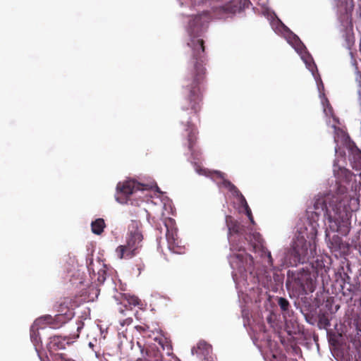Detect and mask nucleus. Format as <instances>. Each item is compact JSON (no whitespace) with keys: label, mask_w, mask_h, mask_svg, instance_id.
I'll list each match as a JSON object with an SVG mask.
<instances>
[{"label":"nucleus","mask_w":361,"mask_h":361,"mask_svg":"<svg viewBox=\"0 0 361 361\" xmlns=\"http://www.w3.org/2000/svg\"><path fill=\"white\" fill-rule=\"evenodd\" d=\"M208 12H203L192 18L188 32L191 37L188 45L191 48V57L188 62V73L184 80L185 99L182 104L183 111L190 110V114L196 115L201 109L202 94L200 85L206 75L204 68L206 57L204 40L197 39L209 23Z\"/></svg>","instance_id":"1"},{"label":"nucleus","mask_w":361,"mask_h":361,"mask_svg":"<svg viewBox=\"0 0 361 361\" xmlns=\"http://www.w3.org/2000/svg\"><path fill=\"white\" fill-rule=\"evenodd\" d=\"M143 240L142 224L139 220L132 219L128 226L126 245L118 246L116 252L120 259L131 258L142 246Z\"/></svg>","instance_id":"2"},{"label":"nucleus","mask_w":361,"mask_h":361,"mask_svg":"<svg viewBox=\"0 0 361 361\" xmlns=\"http://www.w3.org/2000/svg\"><path fill=\"white\" fill-rule=\"evenodd\" d=\"M313 212L317 216L321 213L324 214L325 219L328 221L329 229L334 232L340 230L341 214L339 209L336 205L329 203L327 204L324 197H318L314 199Z\"/></svg>","instance_id":"3"},{"label":"nucleus","mask_w":361,"mask_h":361,"mask_svg":"<svg viewBox=\"0 0 361 361\" xmlns=\"http://www.w3.org/2000/svg\"><path fill=\"white\" fill-rule=\"evenodd\" d=\"M231 250L241 251L244 250L246 243H248L254 252H257V248L263 249V239L262 235L257 232L247 233L244 232L241 237L235 235L228 238Z\"/></svg>","instance_id":"4"},{"label":"nucleus","mask_w":361,"mask_h":361,"mask_svg":"<svg viewBox=\"0 0 361 361\" xmlns=\"http://www.w3.org/2000/svg\"><path fill=\"white\" fill-rule=\"evenodd\" d=\"M311 247L312 245L307 243L303 236H298L293 244V255L295 258V262L303 264L314 258L315 250Z\"/></svg>","instance_id":"5"},{"label":"nucleus","mask_w":361,"mask_h":361,"mask_svg":"<svg viewBox=\"0 0 361 361\" xmlns=\"http://www.w3.org/2000/svg\"><path fill=\"white\" fill-rule=\"evenodd\" d=\"M64 304L65 302L60 304L59 309L58 310L59 313L55 315L54 317H52L51 315H44L39 318L36 322H44L52 329H59L71 320L74 315L73 310L69 309L67 306L65 309L63 308Z\"/></svg>","instance_id":"6"},{"label":"nucleus","mask_w":361,"mask_h":361,"mask_svg":"<svg viewBox=\"0 0 361 361\" xmlns=\"http://www.w3.org/2000/svg\"><path fill=\"white\" fill-rule=\"evenodd\" d=\"M185 130L188 132V148L191 154L190 161L194 164L196 171L200 174H202V171L203 170L198 164V161L200 160L201 152L199 149L195 148V145L197 140V130L190 121H188L187 128Z\"/></svg>","instance_id":"7"},{"label":"nucleus","mask_w":361,"mask_h":361,"mask_svg":"<svg viewBox=\"0 0 361 361\" xmlns=\"http://www.w3.org/2000/svg\"><path fill=\"white\" fill-rule=\"evenodd\" d=\"M139 190H141V185L135 180L119 182L116 185V200L121 204H126L130 196Z\"/></svg>","instance_id":"8"},{"label":"nucleus","mask_w":361,"mask_h":361,"mask_svg":"<svg viewBox=\"0 0 361 361\" xmlns=\"http://www.w3.org/2000/svg\"><path fill=\"white\" fill-rule=\"evenodd\" d=\"M166 227V238L169 249L176 254H183L185 252V246L182 245L181 240L179 239L177 234V228L174 227V223L172 219H169L165 223Z\"/></svg>","instance_id":"9"},{"label":"nucleus","mask_w":361,"mask_h":361,"mask_svg":"<svg viewBox=\"0 0 361 361\" xmlns=\"http://www.w3.org/2000/svg\"><path fill=\"white\" fill-rule=\"evenodd\" d=\"M82 328V324L78 326V333L76 334L63 337L61 336H54L51 337L47 346L48 350L51 353L66 348V345H71L75 341V339L79 338L80 331Z\"/></svg>","instance_id":"10"},{"label":"nucleus","mask_w":361,"mask_h":361,"mask_svg":"<svg viewBox=\"0 0 361 361\" xmlns=\"http://www.w3.org/2000/svg\"><path fill=\"white\" fill-rule=\"evenodd\" d=\"M294 280L303 290L313 292L314 290V286L313 280L311 277V274L309 271L304 269L297 272L294 274Z\"/></svg>","instance_id":"11"},{"label":"nucleus","mask_w":361,"mask_h":361,"mask_svg":"<svg viewBox=\"0 0 361 361\" xmlns=\"http://www.w3.org/2000/svg\"><path fill=\"white\" fill-rule=\"evenodd\" d=\"M294 280L303 290L313 292L314 290V286L313 280L311 277V274L309 271L304 269L297 272L294 274Z\"/></svg>","instance_id":"12"},{"label":"nucleus","mask_w":361,"mask_h":361,"mask_svg":"<svg viewBox=\"0 0 361 361\" xmlns=\"http://www.w3.org/2000/svg\"><path fill=\"white\" fill-rule=\"evenodd\" d=\"M137 344L141 352V357L137 358L139 361H166L156 346L149 345L142 348L139 343Z\"/></svg>","instance_id":"13"},{"label":"nucleus","mask_w":361,"mask_h":361,"mask_svg":"<svg viewBox=\"0 0 361 361\" xmlns=\"http://www.w3.org/2000/svg\"><path fill=\"white\" fill-rule=\"evenodd\" d=\"M226 224L228 230V238L237 235L241 237L244 235V232L247 231L245 226H242L232 216H226Z\"/></svg>","instance_id":"14"},{"label":"nucleus","mask_w":361,"mask_h":361,"mask_svg":"<svg viewBox=\"0 0 361 361\" xmlns=\"http://www.w3.org/2000/svg\"><path fill=\"white\" fill-rule=\"evenodd\" d=\"M343 294L350 296V298L360 290V283L358 281L351 282L350 277L346 274H345V277L343 278Z\"/></svg>","instance_id":"15"},{"label":"nucleus","mask_w":361,"mask_h":361,"mask_svg":"<svg viewBox=\"0 0 361 361\" xmlns=\"http://www.w3.org/2000/svg\"><path fill=\"white\" fill-rule=\"evenodd\" d=\"M239 263V267L242 268L245 271H250V273L254 270V259L252 255L247 253L235 254L233 255Z\"/></svg>","instance_id":"16"},{"label":"nucleus","mask_w":361,"mask_h":361,"mask_svg":"<svg viewBox=\"0 0 361 361\" xmlns=\"http://www.w3.org/2000/svg\"><path fill=\"white\" fill-rule=\"evenodd\" d=\"M214 173L216 178L221 179V185L227 188L234 197L238 199L243 195L235 185H233L230 180L225 178V173L218 171H214Z\"/></svg>","instance_id":"17"},{"label":"nucleus","mask_w":361,"mask_h":361,"mask_svg":"<svg viewBox=\"0 0 361 361\" xmlns=\"http://www.w3.org/2000/svg\"><path fill=\"white\" fill-rule=\"evenodd\" d=\"M212 350V345L207 343L204 341H200L196 347H194L192 349V354H196L197 355L206 357L208 356Z\"/></svg>","instance_id":"18"},{"label":"nucleus","mask_w":361,"mask_h":361,"mask_svg":"<svg viewBox=\"0 0 361 361\" xmlns=\"http://www.w3.org/2000/svg\"><path fill=\"white\" fill-rule=\"evenodd\" d=\"M105 227V222L103 219H97L95 221H92L91 224V228L92 233L97 235H100L103 231Z\"/></svg>","instance_id":"19"},{"label":"nucleus","mask_w":361,"mask_h":361,"mask_svg":"<svg viewBox=\"0 0 361 361\" xmlns=\"http://www.w3.org/2000/svg\"><path fill=\"white\" fill-rule=\"evenodd\" d=\"M159 344L164 350H166V355H171L173 354L171 341L166 338H160L159 339Z\"/></svg>","instance_id":"20"},{"label":"nucleus","mask_w":361,"mask_h":361,"mask_svg":"<svg viewBox=\"0 0 361 361\" xmlns=\"http://www.w3.org/2000/svg\"><path fill=\"white\" fill-rule=\"evenodd\" d=\"M278 305H279L281 311L283 313L286 315H290L289 314V307H290V303L288 300L284 298H278Z\"/></svg>","instance_id":"21"},{"label":"nucleus","mask_w":361,"mask_h":361,"mask_svg":"<svg viewBox=\"0 0 361 361\" xmlns=\"http://www.w3.org/2000/svg\"><path fill=\"white\" fill-rule=\"evenodd\" d=\"M30 339L33 343L35 348H37L38 345L41 343L39 334L37 330L34 329V326H32L30 329Z\"/></svg>","instance_id":"22"},{"label":"nucleus","mask_w":361,"mask_h":361,"mask_svg":"<svg viewBox=\"0 0 361 361\" xmlns=\"http://www.w3.org/2000/svg\"><path fill=\"white\" fill-rule=\"evenodd\" d=\"M319 327L320 329H327L330 326V321L325 314H319Z\"/></svg>","instance_id":"23"},{"label":"nucleus","mask_w":361,"mask_h":361,"mask_svg":"<svg viewBox=\"0 0 361 361\" xmlns=\"http://www.w3.org/2000/svg\"><path fill=\"white\" fill-rule=\"evenodd\" d=\"M127 301L129 305L133 306H138L141 303V300L135 295H128L127 298Z\"/></svg>","instance_id":"24"},{"label":"nucleus","mask_w":361,"mask_h":361,"mask_svg":"<svg viewBox=\"0 0 361 361\" xmlns=\"http://www.w3.org/2000/svg\"><path fill=\"white\" fill-rule=\"evenodd\" d=\"M260 251L262 252V255L264 254L267 256L268 258V262L270 265H272L273 264V259L271 257V252L269 251L266 250V248L263 246V249L262 248H257V252Z\"/></svg>","instance_id":"25"},{"label":"nucleus","mask_w":361,"mask_h":361,"mask_svg":"<svg viewBox=\"0 0 361 361\" xmlns=\"http://www.w3.org/2000/svg\"><path fill=\"white\" fill-rule=\"evenodd\" d=\"M98 276H97V281L99 283H102L104 282V281L106 280V271L105 269H100L99 271H98V274H97Z\"/></svg>","instance_id":"26"},{"label":"nucleus","mask_w":361,"mask_h":361,"mask_svg":"<svg viewBox=\"0 0 361 361\" xmlns=\"http://www.w3.org/2000/svg\"><path fill=\"white\" fill-rule=\"evenodd\" d=\"M238 201H239V203L241 205L242 207H243L244 209H246L247 207H249V205L245 198V197L243 195H242L241 197H240L238 199Z\"/></svg>","instance_id":"27"},{"label":"nucleus","mask_w":361,"mask_h":361,"mask_svg":"<svg viewBox=\"0 0 361 361\" xmlns=\"http://www.w3.org/2000/svg\"><path fill=\"white\" fill-rule=\"evenodd\" d=\"M245 211L246 215L249 218V219L251 221V223L254 224V219H253V216H252V211H251L250 207L246 208V209H245Z\"/></svg>","instance_id":"28"},{"label":"nucleus","mask_w":361,"mask_h":361,"mask_svg":"<svg viewBox=\"0 0 361 361\" xmlns=\"http://www.w3.org/2000/svg\"><path fill=\"white\" fill-rule=\"evenodd\" d=\"M136 329L140 333L145 334L147 331L149 327L147 326H136Z\"/></svg>","instance_id":"29"},{"label":"nucleus","mask_w":361,"mask_h":361,"mask_svg":"<svg viewBox=\"0 0 361 361\" xmlns=\"http://www.w3.org/2000/svg\"><path fill=\"white\" fill-rule=\"evenodd\" d=\"M333 239L336 240V243H340L341 242V238L338 235L334 236Z\"/></svg>","instance_id":"30"},{"label":"nucleus","mask_w":361,"mask_h":361,"mask_svg":"<svg viewBox=\"0 0 361 361\" xmlns=\"http://www.w3.org/2000/svg\"><path fill=\"white\" fill-rule=\"evenodd\" d=\"M63 361H75V360L72 358H64Z\"/></svg>","instance_id":"31"},{"label":"nucleus","mask_w":361,"mask_h":361,"mask_svg":"<svg viewBox=\"0 0 361 361\" xmlns=\"http://www.w3.org/2000/svg\"><path fill=\"white\" fill-rule=\"evenodd\" d=\"M126 322V323L130 324L132 322V319H127Z\"/></svg>","instance_id":"32"},{"label":"nucleus","mask_w":361,"mask_h":361,"mask_svg":"<svg viewBox=\"0 0 361 361\" xmlns=\"http://www.w3.org/2000/svg\"><path fill=\"white\" fill-rule=\"evenodd\" d=\"M360 51H361V44H360Z\"/></svg>","instance_id":"33"}]
</instances>
